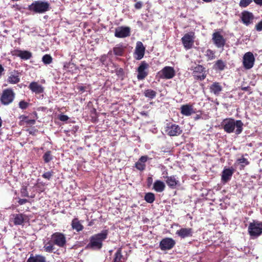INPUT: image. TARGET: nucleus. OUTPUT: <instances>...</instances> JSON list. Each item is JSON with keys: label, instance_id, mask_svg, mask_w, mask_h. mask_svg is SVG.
<instances>
[{"label": "nucleus", "instance_id": "nucleus-1", "mask_svg": "<svg viewBox=\"0 0 262 262\" xmlns=\"http://www.w3.org/2000/svg\"><path fill=\"white\" fill-rule=\"evenodd\" d=\"M243 125L241 120H236L232 118L225 119L221 123V126L225 132L228 134L234 132L236 135L242 132Z\"/></svg>", "mask_w": 262, "mask_h": 262}, {"label": "nucleus", "instance_id": "nucleus-2", "mask_svg": "<svg viewBox=\"0 0 262 262\" xmlns=\"http://www.w3.org/2000/svg\"><path fill=\"white\" fill-rule=\"evenodd\" d=\"M108 234V230H103L100 233L92 236L87 248L94 250H99L102 247L103 242L107 238Z\"/></svg>", "mask_w": 262, "mask_h": 262}, {"label": "nucleus", "instance_id": "nucleus-3", "mask_svg": "<svg viewBox=\"0 0 262 262\" xmlns=\"http://www.w3.org/2000/svg\"><path fill=\"white\" fill-rule=\"evenodd\" d=\"M48 2L42 1H35L28 6V10L35 13H43L49 10Z\"/></svg>", "mask_w": 262, "mask_h": 262}, {"label": "nucleus", "instance_id": "nucleus-4", "mask_svg": "<svg viewBox=\"0 0 262 262\" xmlns=\"http://www.w3.org/2000/svg\"><path fill=\"white\" fill-rule=\"evenodd\" d=\"M248 232L252 236L260 235L262 233V223L257 222L250 223L248 227Z\"/></svg>", "mask_w": 262, "mask_h": 262}, {"label": "nucleus", "instance_id": "nucleus-5", "mask_svg": "<svg viewBox=\"0 0 262 262\" xmlns=\"http://www.w3.org/2000/svg\"><path fill=\"white\" fill-rule=\"evenodd\" d=\"M158 74L161 79H170L176 75V72L173 67L166 66L159 72Z\"/></svg>", "mask_w": 262, "mask_h": 262}, {"label": "nucleus", "instance_id": "nucleus-6", "mask_svg": "<svg viewBox=\"0 0 262 262\" xmlns=\"http://www.w3.org/2000/svg\"><path fill=\"white\" fill-rule=\"evenodd\" d=\"M52 241L54 244L59 247H63L66 244L65 235L60 232H55L52 235Z\"/></svg>", "mask_w": 262, "mask_h": 262}, {"label": "nucleus", "instance_id": "nucleus-7", "mask_svg": "<svg viewBox=\"0 0 262 262\" xmlns=\"http://www.w3.org/2000/svg\"><path fill=\"white\" fill-rule=\"evenodd\" d=\"M14 93L12 90L6 89L3 92L1 100L4 105H8L11 103L14 98Z\"/></svg>", "mask_w": 262, "mask_h": 262}, {"label": "nucleus", "instance_id": "nucleus-8", "mask_svg": "<svg viewBox=\"0 0 262 262\" xmlns=\"http://www.w3.org/2000/svg\"><path fill=\"white\" fill-rule=\"evenodd\" d=\"M182 131L178 125L172 123L167 124L165 129L166 133L170 136H178L181 134Z\"/></svg>", "mask_w": 262, "mask_h": 262}, {"label": "nucleus", "instance_id": "nucleus-9", "mask_svg": "<svg viewBox=\"0 0 262 262\" xmlns=\"http://www.w3.org/2000/svg\"><path fill=\"white\" fill-rule=\"evenodd\" d=\"M255 58L251 52H247L243 57V66L246 69H250L254 65Z\"/></svg>", "mask_w": 262, "mask_h": 262}, {"label": "nucleus", "instance_id": "nucleus-10", "mask_svg": "<svg viewBox=\"0 0 262 262\" xmlns=\"http://www.w3.org/2000/svg\"><path fill=\"white\" fill-rule=\"evenodd\" d=\"M176 245V242L172 238H163L160 243V248L162 251L171 249Z\"/></svg>", "mask_w": 262, "mask_h": 262}, {"label": "nucleus", "instance_id": "nucleus-11", "mask_svg": "<svg viewBox=\"0 0 262 262\" xmlns=\"http://www.w3.org/2000/svg\"><path fill=\"white\" fill-rule=\"evenodd\" d=\"M212 39L215 46L218 48H223L226 43L224 37L218 32L213 34Z\"/></svg>", "mask_w": 262, "mask_h": 262}, {"label": "nucleus", "instance_id": "nucleus-12", "mask_svg": "<svg viewBox=\"0 0 262 262\" xmlns=\"http://www.w3.org/2000/svg\"><path fill=\"white\" fill-rule=\"evenodd\" d=\"M145 48L141 41H137L134 52V58L137 60L141 59L145 53Z\"/></svg>", "mask_w": 262, "mask_h": 262}, {"label": "nucleus", "instance_id": "nucleus-13", "mask_svg": "<svg viewBox=\"0 0 262 262\" xmlns=\"http://www.w3.org/2000/svg\"><path fill=\"white\" fill-rule=\"evenodd\" d=\"M163 179L165 180L167 185L170 188H175L177 186H179L180 185L179 178L176 176H164Z\"/></svg>", "mask_w": 262, "mask_h": 262}, {"label": "nucleus", "instance_id": "nucleus-14", "mask_svg": "<svg viewBox=\"0 0 262 262\" xmlns=\"http://www.w3.org/2000/svg\"><path fill=\"white\" fill-rule=\"evenodd\" d=\"M148 68V64L145 61H142L138 68L137 78L138 80H143L148 75L146 70Z\"/></svg>", "mask_w": 262, "mask_h": 262}, {"label": "nucleus", "instance_id": "nucleus-15", "mask_svg": "<svg viewBox=\"0 0 262 262\" xmlns=\"http://www.w3.org/2000/svg\"><path fill=\"white\" fill-rule=\"evenodd\" d=\"M130 29L128 27H119L116 28L115 36L118 38H124L130 35Z\"/></svg>", "mask_w": 262, "mask_h": 262}, {"label": "nucleus", "instance_id": "nucleus-16", "mask_svg": "<svg viewBox=\"0 0 262 262\" xmlns=\"http://www.w3.org/2000/svg\"><path fill=\"white\" fill-rule=\"evenodd\" d=\"M176 234L181 238L190 237L193 234V230L191 228H181L176 231Z\"/></svg>", "mask_w": 262, "mask_h": 262}, {"label": "nucleus", "instance_id": "nucleus-17", "mask_svg": "<svg viewBox=\"0 0 262 262\" xmlns=\"http://www.w3.org/2000/svg\"><path fill=\"white\" fill-rule=\"evenodd\" d=\"M12 220L15 225H23L25 222L28 220L26 215L23 213L14 214Z\"/></svg>", "mask_w": 262, "mask_h": 262}, {"label": "nucleus", "instance_id": "nucleus-18", "mask_svg": "<svg viewBox=\"0 0 262 262\" xmlns=\"http://www.w3.org/2000/svg\"><path fill=\"white\" fill-rule=\"evenodd\" d=\"M234 173L233 168H224L222 174V181L226 183L229 181Z\"/></svg>", "mask_w": 262, "mask_h": 262}, {"label": "nucleus", "instance_id": "nucleus-19", "mask_svg": "<svg viewBox=\"0 0 262 262\" xmlns=\"http://www.w3.org/2000/svg\"><path fill=\"white\" fill-rule=\"evenodd\" d=\"M241 18L243 24L248 26L252 23L254 16L252 13L245 11L242 13Z\"/></svg>", "mask_w": 262, "mask_h": 262}, {"label": "nucleus", "instance_id": "nucleus-20", "mask_svg": "<svg viewBox=\"0 0 262 262\" xmlns=\"http://www.w3.org/2000/svg\"><path fill=\"white\" fill-rule=\"evenodd\" d=\"M182 41L185 47L187 49H190L193 43V40L192 36L189 34H185L182 38Z\"/></svg>", "mask_w": 262, "mask_h": 262}, {"label": "nucleus", "instance_id": "nucleus-21", "mask_svg": "<svg viewBox=\"0 0 262 262\" xmlns=\"http://www.w3.org/2000/svg\"><path fill=\"white\" fill-rule=\"evenodd\" d=\"M180 110L181 114L186 116H189L195 113L192 105L190 104L183 105L181 106Z\"/></svg>", "mask_w": 262, "mask_h": 262}, {"label": "nucleus", "instance_id": "nucleus-22", "mask_svg": "<svg viewBox=\"0 0 262 262\" xmlns=\"http://www.w3.org/2000/svg\"><path fill=\"white\" fill-rule=\"evenodd\" d=\"M209 90L211 93L215 96H219L223 90V87L220 83L214 82L210 85Z\"/></svg>", "mask_w": 262, "mask_h": 262}, {"label": "nucleus", "instance_id": "nucleus-23", "mask_svg": "<svg viewBox=\"0 0 262 262\" xmlns=\"http://www.w3.org/2000/svg\"><path fill=\"white\" fill-rule=\"evenodd\" d=\"M15 55L19 57L21 59L28 60L31 58L32 53L28 51L16 50L15 51Z\"/></svg>", "mask_w": 262, "mask_h": 262}, {"label": "nucleus", "instance_id": "nucleus-24", "mask_svg": "<svg viewBox=\"0 0 262 262\" xmlns=\"http://www.w3.org/2000/svg\"><path fill=\"white\" fill-rule=\"evenodd\" d=\"M29 88L36 94H40L43 92V87L36 82H32L29 84Z\"/></svg>", "mask_w": 262, "mask_h": 262}, {"label": "nucleus", "instance_id": "nucleus-25", "mask_svg": "<svg viewBox=\"0 0 262 262\" xmlns=\"http://www.w3.org/2000/svg\"><path fill=\"white\" fill-rule=\"evenodd\" d=\"M19 81L18 73L14 71L9 74L8 82L11 84H15Z\"/></svg>", "mask_w": 262, "mask_h": 262}, {"label": "nucleus", "instance_id": "nucleus-26", "mask_svg": "<svg viewBox=\"0 0 262 262\" xmlns=\"http://www.w3.org/2000/svg\"><path fill=\"white\" fill-rule=\"evenodd\" d=\"M204 68L201 65H197L194 68L193 72L194 73H199L200 75H195L198 78L201 80H204L206 75H205V73L204 72Z\"/></svg>", "mask_w": 262, "mask_h": 262}, {"label": "nucleus", "instance_id": "nucleus-27", "mask_svg": "<svg viewBox=\"0 0 262 262\" xmlns=\"http://www.w3.org/2000/svg\"><path fill=\"white\" fill-rule=\"evenodd\" d=\"M165 188V183L160 181L156 180L153 185V189L158 192H161L164 190Z\"/></svg>", "mask_w": 262, "mask_h": 262}, {"label": "nucleus", "instance_id": "nucleus-28", "mask_svg": "<svg viewBox=\"0 0 262 262\" xmlns=\"http://www.w3.org/2000/svg\"><path fill=\"white\" fill-rule=\"evenodd\" d=\"M71 226L73 229L76 230L77 232L82 231L83 229V226L81 224V223L77 218H75L72 220Z\"/></svg>", "mask_w": 262, "mask_h": 262}, {"label": "nucleus", "instance_id": "nucleus-29", "mask_svg": "<svg viewBox=\"0 0 262 262\" xmlns=\"http://www.w3.org/2000/svg\"><path fill=\"white\" fill-rule=\"evenodd\" d=\"M27 262H46V259L42 256L36 255L35 256H30Z\"/></svg>", "mask_w": 262, "mask_h": 262}, {"label": "nucleus", "instance_id": "nucleus-30", "mask_svg": "<svg viewBox=\"0 0 262 262\" xmlns=\"http://www.w3.org/2000/svg\"><path fill=\"white\" fill-rule=\"evenodd\" d=\"M42 158L45 163H48L53 159V156L51 151H47L43 154Z\"/></svg>", "mask_w": 262, "mask_h": 262}, {"label": "nucleus", "instance_id": "nucleus-31", "mask_svg": "<svg viewBox=\"0 0 262 262\" xmlns=\"http://www.w3.org/2000/svg\"><path fill=\"white\" fill-rule=\"evenodd\" d=\"M122 259H123V257L121 253V249L119 248L115 254L113 262H121Z\"/></svg>", "mask_w": 262, "mask_h": 262}, {"label": "nucleus", "instance_id": "nucleus-32", "mask_svg": "<svg viewBox=\"0 0 262 262\" xmlns=\"http://www.w3.org/2000/svg\"><path fill=\"white\" fill-rule=\"evenodd\" d=\"M63 69L68 72H72L75 69V65L72 62H65L63 65Z\"/></svg>", "mask_w": 262, "mask_h": 262}, {"label": "nucleus", "instance_id": "nucleus-33", "mask_svg": "<svg viewBox=\"0 0 262 262\" xmlns=\"http://www.w3.org/2000/svg\"><path fill=\"white\" fill-rule=\"evenodd\" d=\"M144 200L148 203H152L155 200V196L153 193L148 192L145 194Z\"/></svg>", "mask_w": 262, "mask_h": 262}, {"label": "nucleus", "instance_id": "nucleus-34", "mask_svg": "<svg viewBox=\"0 0 262 262\" xmlns=\"http://www.w3.org/2000/svg\"><path fill=\"white\" fill-rule=\"evenodd\" d=\"M226 66L225 63L222 60H217L215 64L214 67L216 69H218L220 71H222L224 69Z\"/></svg>", "mask_w": 262, "mask_h": 262}, {"label": "nucleus", "instance_id": "nucleus-35", "mask_svg": "<svg viewBox=\"0 0 262 262\" xmlns=\"http://www.w3.org/2000/svg\"><path fill=\"white\" fill-rule=\"evenodd\" d=\"M44 250L49 253H51L53 252L55 249V248L53 245V244L51 242H49L46 244H45L43 246Z\"/></svg>", "mask_w": 262, "mask_h": 262}, {"label": "nucleus", "instance_id": "nucleus-36", "mask_svg": "<svg viewBox=\"0 0 262 262\" xmlns=\"http://www.w3.org/2000/svg\"><path fill=\"white\" fill-rule=\"evenodd\" d=\"M156 94L157 93L155 91L150 89L147 90L144 92L145 97L150 99L154 98L156 96Z\"/></svg>", "mask_w": 262, "mask_h": 262}, {"label": "nucleus", "instance_id": "nucleus-37", "mask_svg": "<svg viewBox=\"0 0 262 262\" xmlns=\"http://www.w3.org/2000/svg\"><path fill=\"white\" fill-rule=\"evenodd\" d=\"M42 61L45 64H49L52 62V58L49 54H46L43 56Z\"/></svg>", "mask_w": 262, "mask_h": 262}, {"label": "nucleus", "instance_id": "nucleus-38", "mask_svg": "<svg viewBox=\"0 0 262 262\" xmlns=\"http://www.w3.org/2000/svg\"><path fill=\"white\" fill-rule=\"evenodd\" d=\"M113 52L116 55L121 56L123 53V49L121 47H116L114 48Z\"/></svg>", "mask_w": 262, "mask_h": 262}, {"label": "nucleus", "instance_id": "nucleus-39", "mask_svg": "<svg viewBox=\"0 0 262 262\" xmlns=\"http://www.w3.org/2000/svg\"><path fill=\"white\" fill-rule=\"evenodd\" d=\"M252 2V0H241L239 5L240 7L245 8L248 6Z\"/></svg>", "mask_w": 262, "mask_h": 262}, {"label": "nucleus", "instance_id": "nucleus-40", "mask_svg": "<svg viewBox=\"0 0 262 262\" xmlns=\"http://www.w3.org/2000/svg\"><path fill=\"white\" fill-rule=\"evenodd\" d=\"M135 167L138 170L142 171L144 170L145 168V164L141 162H140V161H138L136 163Z\"/></svg>", "mask_w": 262, "mask_h": 262}, {"label": "nucleus", "instance_id": "nucleus-41", "mask_svg": "<svg viewBox=\"0 0 262 262\" xmlns=\"http://www.w3.org/2000/svg\"><path fill=\"white\" fill-rule=\"evenodd\" d=\"M53 174H54V172L53 171H49L45 172L42 174V177L44 179L49 180L52 178V177L53 176Z\"/></svg>", "mask_w": 262, "mask_h": 262}, {"label": "nucleus", "instance_id": "nucleus-42", "mask_svg": "<svg viewBox=\"0 0 262 262\" xmlns=\"http://www.w3.org/2000/svg\"><path fill=\"white\" fill-rule=\"evenodd\" d=\"M21 118L23 120H26L25 121L28 125H33L35 123V120L34 119H28V118L25 116H21Z\"/></svg>", "mask_w": 262, "mask_h": 262}, {"label": "nucleus", "instance_id": "nucleus-43", "mask_svg": "<svg viewBox=\"0 0 262 262\" xmlns=\"http://www.w3.org/2000/svg\"><path fill=\"white\" fill-rule=\"evenodd\" d=\"M237 162L239 164H243V165H247L249 164L248 160L245 158L238 159Z\"/></svg>", "mask_w": 262, "mask_h": 262}, {"label": "nucleus", "instance_id": "nucleus-44", "mask_svg": "<svg viewBox=\"0 0 262 262\" xmlns=\"http://www.w3.org/2000/svg\"><path fill=\"white\" fill-rule=\"evenodd\" d=\"M29 105V103L25 101H21L19 103V106L22 110L26 109Z\"/></svg>", "mask_w": 262, "mask_h": 262}, {"label": "nucleus", "instance_id": "nucleus-45", "mask_svg": "<svg viewBox=\"0 0 262 262\" xmlns=\"http://www.w3.org/2000/svg\"><path fill=\"white\" fill-rule=\"evenodd\" d=\"M206 55L208 56V58L210 59H213L214 58H215V57L214 56V52L213 51H212V50H207L206 51Z\"/></svg>", "mask_w": 262, "mask_h": 262}, {"label": "nucleus", "instance_id": "nucleus-46", "mask_svg": "<svg viewBox=\"0 0 262 262\" xmlns=\"http://www.w3.org/2000/svg\"><path fill=\"white\" fill-rule=\"evenodd\" d=\"M115 73L119 77H122L124 74L123 70L120 68H117L115 69Z\"/></svg>", "mask_w": 262, "mask_h": 262}, {"label": "nucleus", "instance_id": "nucleus-47", "mask_svg": "<svg viewBox=\"0 0 262 262\" xmlns=\"http://www.w3.org/2000/svg\"><path fill=\"white\" fill-rule=\"evenodd\" d=\"M255 29L257 31H262V20L255 26Z\"/></svg>", "mask_w": 262, "mask_h": 262}, {"label": "nucleus", "instance_id": "nucleus-48", "mask_svg": "<svg viewBox=\"0 0 262 262\" xmlns=\"http://www.w3.org/2000/svg\"><path fill=\"white\" fill-rule=\"evenodd\" d=\"M147 159L148 157L147 156H143L141 157L138 161H140V162L145 164V163L147 161Z\"/></svg>", "mask_w": 262, "mask_h": 262}, {"label": "nucleus", "instance_id": "nucleus-49", "mask_svg": "<svg viewBox=\"0 0 262 262\" xmlns=\"http://www.w3.org/2000/svg\"><path fill=\"white\" fill-rule=\"evenodd\" d=\"M59 120L61 121H66L68 120L69 117L68 116L65 115H61L59 116Z\"/></svg>", "mask_w": 262, "mask_h": 262}, {"label": "nucleus", "instance_id": "nucleus-50", "mask_svg": "<svg viewBox=\"0 0 262 262\" xmlns=\"http://www.w3.org/2000/svg\"><path fill=\"white\" fill-rule=\"evenodd\" d=\"M107 56L105 55H102L100 59V61L102 64H105V61L106 60Z\"/></svg>", "mask_w": 262, "mask_h": 262}, {"label": "nucleus", "instance_id": "nucleus-51", "mask_svg": "<svg viewBox=\"0 0 262 262\" xmlns=\"http://www.w3.org/2000/svg\"><path fill=\"white\" fill-rule=\"evenodd\" d=\"M142 3L141 2H138L137 3H136L135 5V7L137 9H141L142 8Z\"/></svg>", "mask_w": 262, "mask_h": 262}, {"label": "nucleus", "instance_id": "nucleus-52", "mask_svg": "<svg viewBox=\"0 0 262 262\" xmlns=\"http://www.w3.org/2000/svg\"><path fill=\"white\" fill-rule=\"evenodd\" d=\"M21 192L22 193L23 196H28V193L27 192V189L26 188L22 189Z\"/></svg>", "mask_w": 262, "mask_h": 262}, {"label": "nucleus", "instance_id": "nucleus-53", "mask_svg": "<svg viewBox=\"0 0 262 262\" xmlns=\"http://www.w3.org/2000/svg\"><path fill=\"white\" fill-rule=\"evenodd\" d=\"M27 202L28 200L27 199H20L18 202L19 205H23L27 203Z\"/></svg>", "mask_w": 262, "mask_h": 262}, {"label": "nucleus", "instance_id": "nucleus-54", "mask_svg": "<svg viewBox=\"0 0 262 262\" xmlns=\"http://www.w3.org/2000/svg\"><path fill=\"white\" fill-rule=\"evenodd\" d=\"M147 182L148 186H150L152 182V178L151 177H148L147 179Z\"/></svg>", "mask_w": 262, "mask_h": 262}, {"label": "nucleus", "instance_id": "nucleus-55", "mask_svg": "<svg viewBox=\"0 0 262 262\" xmlns=\"http://www.w3.org/2000/svg\"><path fill=\"white\" fill-rule=\"evenodd\" d=\"M253 1L256 5L262 6V0H253Z\"/></svg>", "mask_w": 262, "mask_h": 262}, {"label": "nucleus", "instance_id": "nucleus-56", "mask_svg": "<svg viewBox=\"0 0 262 262\" xmlns=\"http://www.w3.org/2000/svg\"><path fill=\"white\" fill-rule=\"evenodd\" d=\"M4 71V68L2 64H0V77L2 76L3 73Z\"/></svg>", "mask_w": 262, "mask_h": 262}, {"label": "nucleus", "instance_id": "nucleus-57", "mask_svg": "<svg viewBox=\"0 0 262 262\" xmlns=\"http://www.w3.org/2000/svg\"><path fill=\"white\" fill-rule=\"evenodd\" d=\"M249 89V86L242 87V90L243 91H248Z\"/></svg>", "mask_w": 262, "mask_h": 262}, {"label": "nucleus", "instance_id": "nucleus-58", "mask_svg": "<svg viewBox=\"0 0 262 262\" xmlns=\"http://www.w3.org/2000/svg\"><path fill=\"white\" fill-rule=\"evenodd\" d=\"M168 174V173H167V171H163V173H162V175H163V177L164 176H167Z\"/></svg>", "mask_w": 262, "mask_h": 262}, {"label": "nucleus", "instance_id": "nucleus-59", "mask_svg": "<svg viewBox=\"0 0 262 262\" xmlns=\"http://www.w3.org/2000/svg\"><path fill=\"white\" fill-rule=\"evenodd\" d=\"M200 118H201V116H200V115H197L196 116V117H195V120H196V119H200Z\"/></svg>", "mask_w": 262, "mask_h": 262}, {"label": "nucleus", "instance_id": "nucleus-60", "mask_svg": "<svg viewBox=\"0 0 262 262\" xmlns=\"http://www.w3.org/2000/svg\"><path fill=\"white\" fill-rule=\"evenodd\" d=\"M204 2H206V3H210L211 2L212 0H203Z\"/></svg>", "mask_w": 262, "mask_h": 262}, {"label": "nucleus", "instance_id": "nucleus-61", "mask_svg": "<svg viewBox=\"0 0 262 262\" xmlns=\"http://www.w3.org/2000/svg\"><path fill=\"white\" fill-rule=\"evenodd\" d=\"M84 87L83 86H81L79 88V90L81 91H84Z\"/></svg>", "mask_w": 262, "mask_h": 262}]
</instances>
